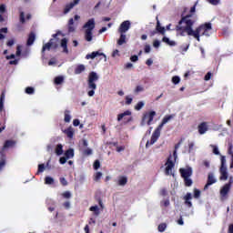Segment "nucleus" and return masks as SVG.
I'll use <instances>...</instances> for the list:
<instances>
[{"label":"nucleus","mask_w":233,"mask_h":233,"mask_svg":"<svg viewBox=\"0 0 233 233\" xmlns=\"http://www.w3.org/2000/svg\"><path fill=\"white\" fill-rule=\"evenodd\" d=\"M15 146V142L14 140H6L4 144L1 154H3L5 150H8V148H12Z\"/></svg>","instance_id":"nucleus-16"},{"label":"nucleus","mask_w":233,"mask_h":233,"mask_svg":"<svg viewBox=\"0 0 233 233\" xmlns=\"http://www.w3.org/2000/svg\"><path fill=\"white\" fill-rule=\"evenodd\" d=\"M22 52H23V46H17L15 55L12 54L10 56H5V59H7V61H10V59H15V56L21 57Z\"/></svg>","instance_id":"nucleus-11"},{"label":"nucleus","mask_w":233,"mask_h":233,"mask_svg":"<svg viewBox=\"0 0 233 233\" xmlns=\"http://www.w3.org/2000/svg\"><path fill=\"white\" fill-rule=\"evenodd\" d=\"M93 167L95 170H97L99 167H101V163L99 162V160H96Z\"/></svg>","instance_id":"nucleus-53"},{"label":"nucleus","mask_w":233,"mask_h":233,"mask_svg":"<svg viewBox=\"0 0 233 233\" xmlns=\"http://www.w3.org/2000/svg\"><path fill=\"white\" fill-rule=\"evenodd\" d=\"M210 147L212 148V152L215 156H219V147H218V146L211 145Z\"/></svg>","instance_id":"nucleus-39"},{"label":"nucleus","mask_w":233,"mask_h":233,"mask_svg":"<svg viewBox=\"0 0 233 233\" xmlns=\"http://www.w3.org/2000/svg\"><path fill=\"white\" fill-rule=\"evenodd\" d=\"M185 184L186 187H191L192 186V179H190L189 177H185Z\"/></svg>","instance_id":"nucleus-48"},{"label":"nucleus","mask_w":233,"mask_h":233,"mask_svg":"<svg viewBox=\"0 0 233 233\" xmlns=\"http://www.w3.org/2000/svg\"><path fill=\"white\" fill-rule=\"evenodd\" d=\"M208 130V125L207 123H202L198 126L199 134L203 135Z\"/></svg>","instance_id":"nucleus-23"},{"label":"nucleus","mask_w":233,"mask_h":233,"mask_svg":"<svg viewBox=\"0 0 233 233\" xmlns=\"http://www.w3.org/2000/svg\"><path fill=\"white\" fill-rule=\"evenodd\" d=\"M176 159H177V152L174 151L173 155H170L165 163V174L166 176H174V167L176 165Z\"/></svg>","instance_id":"nucleus-6"},{"label":"nucleus","mask_w":233,"mask_h":233,"mask_svg":"<svg viewBox=\"0 0 233 233\" xmlns=\"http://www.w3.org/2000/svg\"><path fill=\"white\" fill-rule=\"evenodd\" d=\"M230 184L227 185L225 184L221 188H220V198L221 199H227L228 196V192H230Z\"/></svg>","instance_id":"nucleus-10"},{"label":"nucleus","mask_w":233,"mask_h":233,"mask_svg":"<svg viewBox=\"0 0 233 233\" xmlns=\"http://www.w3.org/2000/svg\"><path fill=\"white\" fill-rule=\"evenodd\" d=\"M163 43H166V45H168V46H176V41L170 40V38L164 36L162 38Z\"/></svg>","instance_id":"nucleus-26"},{"label":"nucleus","mask_w":233,"mask_h":233,"mask_svg":"<svg viewBox=\"0 0 233 233\" xmlns=\"http://www.w3.org/2000/svg\"><path fill=\"white\" fill-rule=\"evenodd\" d=\"M80 121H79V119H74L73 120V125H74V127H79V125H80Z\"/></svg>","instance_id":"nucleus-64"},{"label":"nucleus","mask_w":233,"mask_h":233,"mask_svg":"<svg viewBox=\"0 0 233 233\" xmlns=\"http://www.w3.org/2000/svg\"><path fill=\"white\" fill-rule=\"evenodd\" d=\"M89 210L90 212H93L95 216H99L101 214V208L96 205L90 207Z\"/></svg>","instance_id":"nucleus-24"},{"label":"nucleus","mask_w":233,"mask_h":233,"mask_svg":"<svg viewBox=\"0 0 233 233\" xmlns=\"http://www.w3.org/2000/svg\"><path fill=\"white\" fill-rule=\"evenodd\" d=\"M216 181H218V180L214 177V174L209 173L208 177V183L204 187V190H207V188H208V187H210V185H214V183H216Z\"/></svg>","instance_id":"nucleus-15"},{"label":"nucleus","mask_w":233,"mask_h":233,"mask_svg":"<svg viewBox=\"0 0 233 233\" xmlns=\"http://www.w3.org/2000/svg\"><path fill=\"white\" fill-rule=\"evenodd\" d=\"M35 41V35L34 33H31L27 39V46H32Z\"/></svg>","instance_id":"nucleus-29"},{"label":"nucleus","mask_w":233,"mask_h":233,"mask_svg":"<svg viewBox=\"0 0 233 233\" xmlns=\"http://www.w3.org/2000/svg\"><path fill=\"white\" fill-rule=\"evenodd\" d=\"M145 106V101H139L136 106H135V110H141Z\"/></svg>","instance_id":"nucleus-38"},{"label":"nucleus","mask_w":233,"mask_h":233,"mask_svg":"<svg viewBox=\"0 0 233 233\" xmlns=\"http://www.w3.org/2000/svg\"><path fill=\"white\" fill-rule=\"evenodd\" d=\"M67 160H68L67 157H60V159H59V163H60L61 165H65V163H66Z\"/></svg>","instance_id":"nucleus-55"},{"label":"nucleus","mask_w":233,"mask_h":233,"mask_svg":"<svg viewBox=\"0 0 233 233\" xmlns=\"http://www.w3.org/2000/svg\"><path fill=\"white\" fill-rule=\"evenodd\" d=\"M190 199H192V193H187V195L184 197V200L187 207H192V202Z\"/></svg>","instance_id":"nucleus-28"},{"label":"nucleus","mask_w":233,"mask_h":233,"mask_svg":"<svg viewBox=\"0 0 233 233\" xmlns=\"http://www.w3.org/2000/svg\"><path fill=\"white\" fill-rule=\"evenodd\" d=\"M180 174L184 178L190 177V176H192V168L188 167L180 168Z\"/></svg>","instance_id":"nucleus-14"},{"label":"nucleus","mask_w":233,"mask_h":233,"mask_svg":"<svg viewBox=\"0 0 233 233\" xmlns=\"http://www.w3.org/2000/svg\"><path fill=\"white\" fill-rule=\"evenodd\" d=\"M167 230V224L162 223L158 226V232H165Z\"/></svg>","instance_id":"nucleus-42"},{"label":"nucleus","mask_w":233,"mask_h":233,"mask_svg":"<svg viewBox=\"0 0 233 233\" xmlns=\"http://www.w3.org/2000/svg\"><path fill=\"white\" fill-rule=\"evenodd\" d=\"M84 31V38L90 43L94 39V30L96 28V19H88L82 26Z\"/></svg>","instance_id":"nucleus-4"},{"label":"nucleus","mask_w":233,"mask_h":233,"mask_svg":"<svg viewBox=\"0 0 233 233\" xmlns=\"http://www.w3.org/2000/svg\"><path fill=\"white\" fill-rule=\"evenodd\" d=\"M99 80V76L96 72H91L87 78V96L89 97H94L96 95V89L97 88L96 81Z\"/></svg>","instance_id":"nucleus-5"},{"label":"nucleus","mask_w":233,"mask_h":233,"mask_svg":"<svg viewBox=\"0 0 233 233\" xmlns=\"http://www.w3.org/2000/svg\"><path fill=\"white\" fill-rule=\"evenodd\" d=\"M130 116H132V111L127 110L117 116V121H123V119H127Z\"/></svg>","instance_id":"nucleus-19"},{"label":"nucleus","mask_w":233,"mask_h":233,"mask_svg":"<svg viewBox=\"0 0 233 233\" xmlns=\"http://www.w3.org/2000/svg\"><path fill=\"white\" fill-rule=\"evenodd\" d=\"M151 51H152V47L150 46V45L146 44L144 46V52H145V54H150Z\"/></svg>","instance_id":"nucleus-41"},{"label":"nucleus","mask_w":233,"mask_h":233,"mask_svg":"<svg viewBox=\"0 0 233 233\" xmlns=\"http://www.w3.org/2000/svg\"><path fill=\"white\" fill-rule=\"evenodd\" d=\"M173 117H174V116H172V115L164 116L161 124L153 132V134L151 136V139L147 142V144H146L147 148H148V147H152V145H154V143H156L157 141V139H159V137L161 136V130H163V127H165V125H167V123H169V121Z\"/></svg>","instance_id":"nucleus-3"},{"label":"nucleus","mask_w":233,"mask_h":233,"mask_svg":"<svg viewBox=\"0 0 233 233\" xmlns=\"http://www.w3.org/2000/svg\"><path fill=\"white\" fill-rule=\"evenodd\" d=\"M79 1L81 0H72L69 4L66 5V7L64 8V14H68L74 6L79 5Z\"/></svg>","instance_id":"nucleus-12"},{"label":"nucleus","mask_w":233,"mask_h":233,"mask_svg":"<svg viewBox=\"0 0 233 233\" xmlns=\"http://www.w3.org/2000/svg\"><path fill=\"white\" fill-rule=\"evenodd\" d=\"M126 105H132V101H134V98L132 96H126Z\"/></svg>","instance_id":"nucleus-43"},{"label":"nucleus","mask_w":233,"mask_h":233,"mask_svg":"<svg viewBox=\"0 0 233 233\" xmlns=\"http://www.w3.org/2000/svg\"><path fill=\"white\" fill-rule=\"evenodd\" d=\"M128 43V39L127 38V35L124 33H120L119 38L116 40V45L118 46H123V45H127Z\"/></svg>","instance_id":"nucleus-13"},{"label":"nucleus","mask_w":233,"mask_h":233,"mask_svg":"<svg viewBox=\"0 0 233 233\" xmlns=\"http://www.w3.org/2000/svg\"><path fill=\"white\" fill-rule=\"evenodd\" d=\"M101 177H103V173L101 172H96L95 174V181H99V179H101Z\"/></svg>","instance_id":"nucleus-47"},{"label":"nucleus","mask_w":233,"mask_h":233,"mask_svg":"<svg viewBox=\"0 0 233 233\" xmlns=\"http://www.w3.org/2000/svg\"><path fill=\"white\" fill-rule=\"evenodd\" d=\"M65 157L67 159H72V157H74V149L70 148L67 151H66Z\"/></svg>","instance_id":"nucleus-30"},{"label":"nucleus","mask_w":233,"mask_h":233,"mask_svg":"<svg viewBox=\"0 0 233 233\" xmlns=\"http://www.w3.org/2000/svg\"><path fill=\"white\" fill-rule=\"evenodd\" d=\"M153 46L154 48H159L161 46V42L159 40H154Z\"/></svg>","instance_id":"nucleus-49"},{"label":"nucleus","mask_w":233,"mask_h":233,"mask_svg":"<svg viewBox=\"0 0 233 233\" xmlns=\"http://www.w3.org/2000/svg\"><path fill=\"white\" fill-rule=\"evenodd\" d=\"M130 25H131L130 21H128V20L122 22L118 27V33L119 34H127V32H128V30H130Z\"/></svg>","instance_id":"nucleus-9"},{"label":"nucleus","mask_w":233,"mask_h":233,"mask_svg":"<svg viewBox=\"0 0 233 233\" xmlns=\"http://www.w3.org/2000/svg\"><path fill=\"white\" fill-rule=\"evenodd\" d=\"M5 165H6L5 159L0 160V172L3 170V168H5Z\"/></svg>","instance_id":"nucleus-56"},{"label":"nucleus","mask_w":233,"mask_h":233,"mask_svg":"<svg viewBox=\"0 0 233 233\" xmlns=\"http://www.w3.org/2000/svg\"><path fill=\"white\" fill-rule=\"evenodd\" d=\"M38 172H45V164H40L38 166Z\"/></svg>","instance_id":"nucleus-62"},{"label":"nucleus","mask_w":233,"mask_h":233,"mask_svg":"<svg viewBox=\"0 0 233 233\" xmlns=\"http://www.w3.org/2000/svg\"><path fill=\"white\" fill-rule=\"evenodd\" d=\"M154 117H156V111H148L145 113L140 123L141 127H146V125L150 127L154 121Z\"/></svg>","instance_id":"nucleus-7"},{"label":"nucleus","mask_w":233,"mask_h":233,"mask_svg":"<svg viewBox=\"0 0 233 233\" xmlns=\"http://www.w3.org/2000/svg\"><path fill=\"white\" fill-rule=\"evenodd\" d=\"M6 32H8V28H6V27L2 28L0 30V40L5 39V35H3V34H6Z\"/></svg>","instance_id":"nucleus-44"},{"label":"nucleus","mask_w":233,"mask_h":233,"mask_svg":"<svg viewBox=\"0 0 233 233\" xmlns=\"http://www.w3.org/2000/svg\"><path fill=\"white\" fill-rule=\"evenodd\" d=\"M25 94H34V87H26Z\"/></svg>","instance_id":"nucleus-57"},{"label":"nucleus","mask_w":233,"mask_h":233,"mask_svg":"<svg viewBox=\"0 0 233 233\" xmlns=\"http://www.w3.org/2000/svg\"><path fill=\"white\" fill-rule=\"evenodd\" d=\"M208 3H209L210 5H219V0H208Z\"/></svg>","instance_id":"nucleus-58"},{"label":"nucleus","mask_w":233,"mask_h":233,"mask_svg":"<svg viewBox=\"0 0 233 233\" xmlns=\"http://www.w3.org/2000/svg\"><path fill=\"white\" fill-rule=\"evenodd\" d=\"M79 19H81V16L79 15H76L74 18L69 19L67 23L68 32L73 33L77 30V24H76L75 21H79Z\"/></svg>","instance_id":"nucleus-8"},{"label":"nucleus","mask_w":233,"mask_h":233,"mask_svg":"<svg viewBox=\"0 0 233 233\" xmlns=\"http://www.w3.org/2000/svg\"><path fill=\"white\" fill-rule=\"evenodd\" d=\"M64 77L63 76H57V77H56L55 78V83H56V85H61V83H63V81H64Z\"/></svg>","instance_id":"nucleus-46"},{"label":"nucleus","mask_w":233,"mask_h":233,"mask_svg":"<svg viewBox=\"0 0 233 233\" xmlns=\"http://www.w3.org/2000/svg\"><path fill=\"white\" fill-rule=\"evenodd\" d=\"M160 207H161V208H168V207H170V199L164 198L163 200H161Z\"/></svg>","instance_id":"nucleus-25"},{"label":"nucleus","mask_w":233,"mask_h":233,"mask_svg":"<svg viewBox=\"0 0 233 233\" xmlns=\"http://www.w3.org/2000/svg\"><path fill=\"white\" fill-rule=\"evenodd\" d=\"M121 55L119 54V50L115 49L112 53V57H119Z\"/></svg>","instance_id":"nucleus-52"},{"label":"nucleus","mask_w":233,"mask_h":233,"mask_svg":"<svg viewBox=\"0 0 233 233\" xmlns=\"http://www.w3.org/2000/svg\"><path fill=\"white\" fill-rule=\"evenodd\" d=\"M127 183H128V178L127 177L125 176L118 177L116 180V185H118L119 187H125Z\"/></svg>","instance_id":"nucleus-18"},{"label":"nucleus","mask_w":233,"mask_h":233,"mask_svg":"<svg viewBox=\"0 0 233 233\" xmlns=\"http://www.w3.org/2000/svg\"><path fill=\"white\" fill-rule=\"evenodd\" d=\"M97 56H103V57L105 58V61H106V55L103 54V53H99V52H93L89 55H86V59H96V57H97Z\"/></svg>","instance_id":"nucleus-17"},{"label":"nucleus","mask_w":233,"mask_h":233,"mask_svg":"<svg viewBox=\"0 0 233 233\" xmlns=\"http://www.w3.org/2000/svg\"><path fill=\"white\" fill-rule=\"evenodd\" d=\"M173 85H179L181 78L178 76H175L171 79Z\"/></svg>","instance_id":"nucleus-37"},{"label":"nucleus","mask_w":233,"mask_h":233,"mask_svg":"<svg viewBox=\"0 0 233 233\" xmlns=\"http://www.w3.org/2000/svg\"><path fill=\"white\" fill-rule=\"evenodd\" d=\"M125 151V146H117L116 152H123Z\"/></svg>","instance_id":"nucleus-60"},{"label":"nucleus","mask_w":233,"mask_h":233,"mask_svg":"<svg viewBox=\"0 0 233 233\" xmlns=\"http://www.w3.org/2000/svg\"><path fill=\"white\" fill-rule=\"evenodd\" d=\"M56 65H57V61L56 60V58H52V59L48 62V66H56Z\"/></svg>","instance_id":"nucleus-51"},{"label":"nucleus","mask_w":233,"mask_h":233,"mask_svg":"<svg viewBox=\"0 0 233 233\" xmlns=\"http://www.w3.org/2000/svg\"><path fill=\"white\" fill-rule=\"evenodd\" d=\"M25 21H26L25 19V13L24 12H21L20 13V23H25Z\"/></svg>","instance_id":"nucleus-59"},{"label":"nucleus","mask_w":233,"mask_h":233,"mask_svg":"<svg viewBox=\"0 0 233 233\" xmlns=\"http://www.w3.org/2000/svg\"><path fill=\"white\" fill-rule=\"evenodd\" d=\"M190 17H192V15H187L180 20L176 28L177 35L181 37L188 35V37H193V39L199 43L202 35L208 37L212 35V24L206 23L194 29L192 28L194 26V20H191Z\"/></svg>","instance_id":"nucleus-1"},{"label":"nucleus","mask_w":233,"mask_h":233,"mask_svg":"<svg viewBox=\"0 0 233 233\" xmlns=\"http://www.w3.org/2000/svg\"><path fill=\"white\" fill-rule=\"evenodd\" d=\"M221 167L220 168H227V158L225 156H220Z\"/></svg>","instance_id":"nucleus-36"},{"label":"nucleus","mask_w":233,"mask_h":233,"mask_svg":"<svg viewBox=\"0 0 233 233\" xmlns=\"http://www.w3.org/2000/svg\"><path fill=\"white\" fill-rule=\"evenodd\" d=\"M220 179L221 181H227L228 179V172L227 167H220Z\"/></svg>","instance_id":"nucleus-20"},{"label":"nucleus","mask_w":233,"mask_h":233,"mask_svg":"<svg viewBox=\"0 0 233 233\" xmlns=\"http://www.w3.org/2000/svg\"><path fill=\"white\" fill-rule=\"evenodd\" d=\"M54 183H55L54 177H46V178H45V184L46 185H54Z\"/></svg>","instance_id":"nucleus-34"},{"label":"nucleus","mask_w":233,"mask_h":233,"mask_svg":"<svg viewBox=\"0 0 233 233\" xmlns=\"http://www.w3.org/2000/svg\"><path fill=\"white\" fill-rule=\"evenodd\" d=\"M15 44V41L14 39H11L6 43L7 46H14Z\"/></svg>","instance_id":"nucleus-63"},{"label":"nucleus","mask_w":233,"mask_h":233,"mask_svg":"<svg viewBox=\"0 0 233 233\" xmlns=\"http://www.w3.org/2000/svg\"><path fill=\"white\" fill-rule=\"evenodd\" d=\"M141 92H145V86H137L134 89L135 94H141Z\"/></svg>","instance_id":"nucleus-33"},{"label":"nucleus","mask_w":233,"mask_h":233,"mask_svg":"<svg viewBox=\"0 0 233 233\" xmlns=\"http://www.w3.org/2000/svg\"><path fill=\"white\" fill-rule=\"evenodd\" d=\"M157 30L159 32V34H162V35H165V27L161 26V24L157 22Z\"/></svg>","instance_id":"nucleus-35"},{"label":"nucleus","mask_w":233,"mask_h":233,"mask_svg":"<svg viewBox=\"0 0 233 233\" xmlns=\"http://www.w3.org/2000/svg\"><path fill=\"white\" fill-rule=\"evenodd\" d=\"M6 96L5 95V92H3L0 96V112H3L5 110V99Z\"/></svg>","instance_id":"nucleus-27"},{"label":"nucleus","mask_w":233,"mask_h":233,"mask_svg":"<svg viewBox=\"0 0 233 233\" xmlns=\"http://www.w3.org/2000/svg\"><path fill=\"white\" fill-rule=\"evenodd\" d=\"M55 152L56 154V156H62L63 154V145L58 144L55 149Z\"/></svg>","instance_id":"nucleus-31"},{"label":"nucleus","mask_w":233,"mask_h":233,"mask_svg":"<svg viewBox=\"0 0 233 233\" xmlns=\"http://www.w3.org/2000/svg\"><path fill=\"white\" fill-rule=\"evenodd\" d=\"M60 183H61V185H63V187H66V185H68V182L66 181V178H65V177L60 178Z\"/></svg>","instance_id":"nucleus-54"},{"label":"nucleus","mask_w":233,"mask_h":233,"mask_svg":"<svg viewBox=\"0 0 233 233\" xmlns=\"http://www.w3.org/2000/svg\"><path fill=\"white\" fill-rule=\"evenodd\" d=\"M188 152H192V150H194V142L188 143Z\"/></svg>","instance_id":"nucleus-61"},{"label":"nucleus","mask_w":233,"mask_h":233,"mask_svg":"<svg viewBox=\"0 0 233 233\" xmlns=\"http://www.w3.org/2000/svg\"><path fill=\"white\" fill-rule=\"evenodd\" d=\"M93 151L91 148H86L84 150V156H92Z\"/></svg>","instance_id":"nucleus-50"},{"label":"nucleus","mask_w":233,"mask_h":233,"mask_svg":"<svg viewBox=\"0 0 233 233\" xmlns=\"http://www.w3.org/2000/svg\"><path fill=\"white\" fill-rule=\"evenodd\" d=\"M200 197H201V191L198 188H195L193 198H195V199H199Z\"/></svg>","instance_id":"nucleus-40"},{"label":"nucleus","mask_w":233,"mask_h":233,"mask_svg":"<svg viewBox=\"0 0 233 233\" xmlns=\"http://www.w3.org/2000/svg\"><path fill=\"white\" fill-rule=\"evenodd\" d=\"M68 39L65 38V35L61 32L53 35V38L46 45L43 46L42 52L46 50H56L58 46H61L65 54H68Z\"/></svg>","instance_id":"nucleus-2"},{"label":"nucleus","mask_w":233,"mask_h":233,"mask_svg":"<svg viewBox=\"0 0 233 233\" xmlns=\"http://www.w3.org/2000/svg\"><path fill=\"white\" fill-rule=\"evenodd\" d=\"M85 70H86V66H85V65L80 64L78 66H76V67L75 68V74L76 76H79V74H83V72H85Z\"/></svg>","instance_id":"nucleus-22"},{"label":"nucleus","mask_w":233,"mask_h":233,"mask_svg":"<svg viewBox=\"0 0 233 233\" xmlns=\"http://www.w3.org/2000/svg\"><path fill=\"white\" fill-rule=\"evenodd\" d=\"M62 196L66 199H70V198H72V193L70 191H66V192L62 193Z\"/></svg>","instance_id":"nucleus-45"},{"label":"nucleus","mask_w":233,"mask_h":233,"mask_svg":"<svg viewBox=\"0 0 233 233\" xmlns=\"http://www.w3.org/2000/svg\"><path fill=\"white\" fill-rule=\"evenodd\" d=\"M71 120H72V116H70V111L66 110V111H65V118H64V121H65L66 123H70Z\"/></svg>","instance_id":"nucleus-32"},{"label":"nucleus","mask_w":233,"mask_h":233,"mask_svg":"<svg viewBox=\"0 0 233 233\" xmlns=\"http://www.w3.org/2000/svg\"><path fill=\"white\" fill-rule=\"evenodd\" d=\"M63 132L64 134H66L67 137H69V139H72V137H74V134L76 131L74 130V127H69L68 128L65 129Z\"/></svg>","instance_id":"nucleus-21"}]
</instances>
